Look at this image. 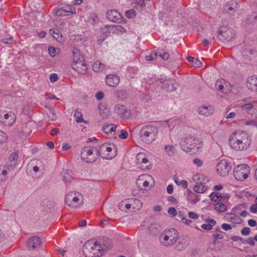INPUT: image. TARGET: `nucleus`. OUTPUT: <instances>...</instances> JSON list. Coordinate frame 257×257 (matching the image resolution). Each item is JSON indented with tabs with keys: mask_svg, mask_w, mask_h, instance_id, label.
<instances>
[{
	"mask_svg": "<svg viewBox=\"0 0 257 257\" xmlns=\"http://www.w3.org/2000/svg\"><path fill=\"white\" fill-rule=\"evenodd\" d=\"M111 248V240L107 238L87 241L83 246L85 257H100Z\"/></svg>",
	"mask_w": 257,
	"mask_h": 257,
	"instance_id": "1",
	"label": "nucleus"
},
{
	"mask_svg": "<svg viewBox=\"0 0 257 257\" xmlns=\"http://www.w3.org/2000/svg\"><path fill=\"white\" fill-rule=\"evenodd\" d=\"M251 141L248 135L243 131H235L231 135L229 139L230 147L237 151H242L247 149Z\"/></svg>",
	"mask_w": 257,
	"mask_h": 257,
	"instance_id": "2",
	"label": "nucleus"
},
{
	"mask_svg": "<svg viewBox=\"0 0 257 257\" xmlns=\"http://www.w3.org/2000/svg\"><path fill=\"white\" fill-rule=\"evenodd\" d=\"M158 134V128L152 124L144 125L139 132L140 140L146 144H151L156 139Z\"/></svg>",
	"mask_w": 257,
	"mask_h": 257,
	"instance_id": "3",
	"label": "nucleus"
},
{
	"mask_svg": "<svg viewBox=\"0 0 257 257\" xmlns=\"http://www.w3.org/2000/svg\"><path fill=\"white\" fill-rule=\"evenodd\" d=\"M179 238V233L174 228L166 229L160 236L162 244L165 246L174 244Z\"/></svg>",
	"mask_w": 257,
	"mask_h": 257,
	"instance_id": "4",
	"label": "nucleus"
},
{
	"mask_svg": "<svg viewBox=\"0 0 257 257\" xmlns=\"http://www.w3.org/2000/svg\"><path fill=\"white\" fill-rule=\"evenodd\" d=\"M249 168L244 164H240L235 167L233 175L235 178L238 181H243L248 177Z\"/></svg>",
	"mask_w": 257,
	"mask_h": 257,
	"instance_id": "5",
	"label": "nucleus"
},
{
	"mask_svg": "<svg viewBox=\"0 0 257 257\" xmlns=\"http://www.w3.org/2000/svg\"><path fill=\"white\" fill-rule=\"evenodd\" d=\"M218 38L222 42H229L234 36V33L231 28L226 26L219 28Z\"/></svg>",
	"mask_w": 257,
	"mask_h": 257,
	"instance_id": "6",
	"label": "nucleus"
},
{
	"mask_svg": "<svg viewBox=\"0 0 257 257\" xmlns=\"http://www.w3.org/2000/svg\"><path fill=\"white\" fill-rule=\"evenodd\" d=\"M95 148L91 147L84 148L81 153V159L86 163H92L94 162L97 157V155L93 154L94 150Z\"/></svg>",
	"mask_w": 257,
	"mask_h": 257,
	"instance_id": "7",
	"label": "nucleus"
},
{
	"mask_svg": "<svg viewBox=\"0 0 257 257\" xmlns=\"http://www.w3.org/2000/svg\"><path fill=\"white\" fill-rule=\"evenodd\" d=\"M198 143V140L197 138H194L192 137L186 138L181 140L180 142V146L182 149L184 151H190L192 149H193L197 147Z\"/></svg>",
	"mask_w": 257,
	"mask_h": 257,
	"instance_id": "8",
	"label": "nucleus"
},
{
	"mask_svg": "<svg viewBox=\"0 0 257 257\" xmlns=\"http://www.w3.org/2000/svg\"><path fill=\"white\" fill-rule=\"evenodd\" d=\"M80 194L78 192H70L65 196V203L69 207L76 208L80 204L79 196Z\"/></svg>",
	"mask_w": 257,
	"mask_h": 257,
	"instance_id": "9",
	"label": "nucleus"
},
{
	"mask_svg": "<svg viewBox=\"0 0 257 257\" xmlns=\"http://www.w3.org/2000/svg\"><path fill=\"white\" fill-rule=\"evenodd\" d=\"M114 112L123 119H128L131 117V111L123 104L118 103L113 108Z\"/></svg>",
	"mask_w": 257,
	"mask_h": 257,
	"instance_id": "10",
	"label": "nucleus"
},
{
	"mask_svg": "<svg viewBox=\"0 0 257 257\" xmlns=\"http://www.w3.org/2000/svg\"><path fill=\"white\" fill-rule=\"evenodd\" d=\"M231 170V165L226 160H222L217 165V172L221 176L227 175Z\"/></svg>",
	"mask_w": 257,
	"mask_h": 257,
	"instance_id": "11",
	"label": "nucleus"
},
{
	"mask_svg": "<svg viewBox=\"0 0 257 257\" xmlns=\"http://www.w3.org/2000/svg\"><path fill=\"white\" fill-rule=\"evenodd\" d=\"M161 230L159 224L157 223H152L148 226L145 233L148 236H155L159 234Z\"/></svg>",
	"mask_w": 257,
	"mask_h": 257,
	"instance_id": "12",
	"label": "nucleus"
},
{
	"mask_svg": "<svg viewBox=\"0 0 257 257\" xmlns=\"http://www.w3.org/2000/svg\"><path fill=\"white\" fill-rule=\"evenodd\" d=\"M151 180H152V177L151 175L143 174L139 177L136 181V184L140 188L143 187H147L149 186L150 181Z\"/></svg>",
	"mask_w": 257,
	"mask_h": 257,
	"instance_id": "13",
	"label": "nucleus"
},
{
	"mask_svg": "<svg viewBox=\"0 0 257 257\" xmlns=\"http://www.w3.org/2000/svg\"><path fill=\"white\" fill-rule=\"evenodd\" d=\"M162 85L161 87L167 91H172L177 89L178 84L174 79L166 80L161 82Z\"/></svg>",
	"mask_w": 257,
	"mask_h": 257,
	"instance_id": "14",
	"label": "nucleus"
},
{
	"mask_svg": "<svg viewBox=\"0 0 257 257\" xmlns=\"http://www.w3.org/2000/svg\"><path fill=\"white\" fill-rule=\"evenodd\" d=\"M106 144H104L101 145L98 149L95 148L96 150V154L97 155V157L100 156L101 158L106 159H111L112 157H114L115 154L113 155H110L108 154H105V152H106Z\"/></svg>",
	"mask_w": 257,
	"mask_h": 257,
	"instance_id": "15",
	"label": "nucleus"
},
{
	"mask_svg": "<svg viewBox=\"0 0 257 257\" xmlns=\"http://www.w3.org/2000/svg\"><path fill=\"white\" fill-rule=\"evenodd\" d=\"M106 17L109 21L113 22H119L121 19L120 14L117 11L114 10L107 11Z\"/></svg>",
	"mask_w": 257,
	"mask_h": 257,
	"instance_id": "16",
	"label": "nucleus"
},
{
	"mask_svg": "<svg viewBox=\"0 0 257 257\" xmlns=\"http://www.w3.org/2000/svg\"><path fill=\"white\" fill-rule=\"evenodd\" d=\"M53 13L56 16H65L68 15V13L75 14V9L71 7H69L68 10L56 8L54 10Z\"/></svg>",
	"mask_w": 257,
	"mask_h": 257,
	"instance_id": "17",
	"label": "nucleus"
},
{
	"mask_svg": "<svg viewBox=\"0 0 257 257\" xmlns=\"http://www.w3.org/2000/svg\"><path fill=\"white\" fill-rule=\"evenodd\" d=\"M119 77L115 75L109 74L105 78L106 84L110 87H116L119 82Z\"/></svg>",
	"mask_w": 257,
	"mask_h": 257,
	"instance_id": "18",
	"label": "nucleus"
},
{
	"mask_svg": "<svg viewBox=\"0 0 257 257\" xmlns=\"http://www.w3.org/2000/svg\"><path fill=\"white\" fill-rule=\"evenodd\" d=\"M227 87V83L224 79H220L216 81L215 83V88L217 90L224 93H227L230 91V90Z\"/></svg>",
	"mask_w": 257,
	"mask_h": 257,
	"instance_id": "19",
	"label": "nucleus"
},
{
	"mask_svg": "<svg viewBox=\"0 0 257 257\" xmlns=\"http://www.w3.org/2000/svg\"><path fill=\"white\" fill-rule=\"evenodd\" d=\"M72 67L74 70L80 74H84L87 69V65L84 60L72 64Z\"/></svg>",
	"mask_w": 257,
	"mask_h": 257,
	"instance_id": "20",
	"label": "nucleus"
},
{
	"mask_svg": "<svg viewBox=\"0 0 257 257\" xmlns=\"http://www.w3.org/2000/svg\"><path fill=\"white\" fill-rule=\"evenodd\" d=\"M41 244L40 238L38 236H33L29 239L27 242V245L29 248L35 249L40 247Z\"/></svg>",
	"mask_w": 257,
	"mask_h": 257,
	"instance_id": "21",
	"label": "nucleus"
},
{
	"mask_svg": "<svg viewBox=\"0 0 257 257\" xmlns=\"http://www.w3.org/2000/svg\"><path fill=\"white\" fill-rule=\"evenodd\" d=\"M16 120L15 115L12 112L6 113L4 115L2 121L6 126H12Z\"/></svg>",
	"mask_w": 257,
	"mask_h": 257,
	"instance_id": "22",
	"label": "nucleus"
},
{
	"mask_svg": "<svg viewBox=\"0 0 257 257\" xmlns=\"http://www.w3.org/2000/svg\"><path fill=\"white\" fill-rule=\"evenodd\" d=\"M224 218L228 221L234 224H240L242 221L240 217L234 213H226L224 216Z\"/></svg>",
	"mask_w": 257,
	"mask_h": 257,
	"instance_id": "23",
	"label": "nucleus"
},
{
	"mask_svg": "<svg viewBox=\"0 0 257 257\" xmlns=\"http://www.w3.org/2000/svg\"><path fill=\"white\" fill-rule=\"evenodd\" d=\"M239 7V5L238 2L231 1L225 6L224 11L226 13H229V11H232V13H230V14L232 15Z\"/></svg>",
	"mask_w": 257,
	"mask_h": 257,
	"instance_id": "24",
	"label": "nucleus"
},
{
	"mask_svg": "<svg viewBox=\"0 0 257 257\" xmlns=\"http://www.w3.org/2000/svg\"><path fill=\"white\" fill-rule=\"evenodd\" d=\"M246 86L252 91H257V77H251L246 81Z\"/></svg>",
	"mask_w": 257,
	"mask_h": 257,
	"instance_id": "25",
	"label": "nucleus"
},
{
	"mask_svg": "<svg viewBox=\"0 0 257 257\" xmlns=\"http://www.w3.org/2000/svg\"><path fill=\"white\" fill-rule=\"evenodd\" d=\"M99 114L103 119H106L109 116V110L105 104H100L98 106Z\"/></svg>",
	"mask_w": 257,
	"mask_h": 257,
	"instance_id": "26",
	"label": "nucleus"
},
{
	"mask_svg": "<svg viewBox=\"0 0 257 257\" xmlns=\"http://www.w3.org/2000/svg\"><path fill=\"white\" fill-rule=\"evenodd\" d=\"M213 111V107L211 106H202L199 108L198 112L201 115L208 116L211 115Z\"/></svg>",
	"mask_w": 257,
	"mask_h": 257,
	"instance_id": "27",
	"label": "nucleus"
},
{
	"mask_svg": "<svg viewBox=\"0 0 257 257\" xmlns=\"http://www.w3.org/2000/svg\"><path fill=\"white\" fill-rule=\"evenodd\" d=\"M18 158V154L16 152H14L11 154L9 160L10 164H8V168H14L17 165V162Z\"/></svg>",
	"mask_w": 257,
	"mask_h": 257,
	"instance_id": "28",
	"label": "nucleus"
},
{
	"mask_svg": "<svg viewBox=\"0 0 257 257\" xmlns=\"http://www.w3.org/2000/svg\"><path fill=\"white\" fill-rule=\"evenodd\" d=\"M73 62L72 64L77 63L79 61L84 60L83 56L80 54L79 51L77 49H74L72 51Z\"/></svg>",
	"mask_w": 257,
	"mask_h": 257,
	"instance_id": "29",
	"label": "nucleus"
},
{
	"mask_svg": "<svg viewBox=\"0 0 257 257\" xmlns=\"http://www.w3.org/2000/svg\"><path fill=\"white\" fill-rule=\"evenodd\" d=\"M116 125L114 124H105L103 126L102 131L107 134H113L115 132Z\"/></svg>",
	"mask_w": 257,
	"mask_h": 257,
	"instance_id": "30",
	"label": "nucleus"
},
{
	"mask_svg": "<svg viewBox=\"0 0 257 257\" xmlns=\"http://www.w3.org/2000/svg\"><path fill=\"white\" fill-rule=\"evenodd\" d=\"M73 180V173L72 171L69 170H65L63 174V180L65 182H71Z\"/></svg>",
	"mask_w": 257,
	"mask_h": 257,
	"instance_id": "31",
	"label": "nucleus"
},
{
	"mask_svg": "<svg viewBox=\"0 0 257 257\" xmlns=\"http://www.w3.org/2000/svg\"><path fill=\"white\" fill-rule=\"evenodd\" d=\"M214 209L219 213L224 212L227 210V206L222 202H218L214 204Z\"/></svg>",
	"mask_w": 257,
	"mask_h": 257,
	"instance_id": "32",
	"label": "nucleus"
},
{
	"mask_svg": "<svg viewBox=\"0 0 257 257\" xmlns=\"http://www.w3.org/2000/svg\"><path fill=\"white\" fill-rule=\"evenodd\" d=\"M165 151L169 156H173L176 153V149L173 145H166L164 147Z\"/></svg>",
	"mask_w": 257,
	"mask_h": 257,
	"instance_id": "33",
	"label": "nucleus"
},
{
	"mask_svg": "<svg viewBox=\"0 0 257 257\" xmlns=\"http://www.w3.org/2000/svg\"><path fill=\"white\" fill-rule=\"evenodd\" d=\"M208 189V187L202 184H197L194 186L193 190L197 193H203Z\"/></svg>",
	"mask_w": 257,
	"mask_h": 257,
	"instance_id": "34",
	"label": "nucleus"
},
{
	"mask_svg": "<svg viewBox=\"0 0 257 257\" xmlns=\"http://www.w3.org/2000/svg\"><path fill=\"white\" fill-rule=\"evenodd\" d=\"M104 65L99 61H96L93 65L92 68L94 71L99 72L102 71L104 68Z\"/></svg>",
	"mask_w": 257,
	"mask_h": 257,
	"instance_id": "35",
	"label": "nucleus"
},
{
	"mask_svg": "<svg viewBox=\"0 0 257 257\" xmlns=\"http://www.w3.org/2000/svg\"><path fill=\"white\" fill-rule=\"evenodd\" d=\"M50 32L51 34H53V36L56 39H57L58 41H61L63 39V36L60 32L57 29H51Z\"/></svg>",
	"mask_w": 257,
	"mask_h": 257,
	"instance_id": "36",
	"label": "nucleus"
},
{
	"mask_svg": "<svg viewBox=\"0 0 257 257\" xmlns=\"http://www.w3.org/2000/svg\"><path fill=\"white\" fill-rule=\"evenodd\" d=\"M140 167L142 170H146L149 168L150 162L145 157L142 160V162L140 164Z\"/></svg>",
	"mask_w": 257,
	"mask_h": 257,
	"instance_id": "37",
	"label": "nucleus"
},
{
	"mask_svg": "<svg viewBox=\"0 0 257 257\" xmlns=\"http://www.w3.org/2000/svg\"><path fill=\"white\" fill-rule=\"evenodd\" d=\"M188 245V242L186 240L180 241L177 245V249L179 251H182Z\"/></svg>",
	"mask_w": 257,
	"mask_h": 257,
	"instance_id": "38",
	"label": "nucleus"
},
{
	"mask_svg": "<svg viewBox=\"0 0 257 257\" xmlns=\"http://www.w3.org/2000/svg\"><path fill=\"white\" fill-rule=\"evenodd\" d=\"M189 199L190 200V201L193 203L195 204L197 202H198L200 199V196L196 194L195 193L193 192H191L188 196Z\"/></svg>",
	"mask_w": 257,
	"mask_h": 257,
	"instance_id": "39",
	"label": "nucleus"
},
{
	"mask_svg": "<svg viewBox=\"0 0 257 257\" xmlns=\"http://www.w3.org/2000/svg\"><path fill=\"white\" fill-rule=\"evenodd\" d=\"M113 26L111 25H106L104 27L102 28L101 32L106 37L110 33V30L113 28Z\"/></svg>",
	"mask_w": 257,
	"mask_h": 257,
	"instance_id": "40",
	"label": "nucleus"
},
{
	"mask_svg": "<svg viewBox=\"0 0 257 257\" xmlns=\"http://www.w3.org/2000/svg\"><path fill=\"white\" fill-rule=\"evenodd\" d=\"M74 116L76 118V121L77 123L84 122L86 123V121L83 119L82 113L80 112H76Z\"/></svg>",
	"mask_w": 257,
	"mask_h": 257,
	"instance_id": "41",
	"label": "nucleus"
},
{
	"mask_svg": "<svg viewBox=\"0 0 257 257\" xmlns=\"http://www.w3.org/2000/svg\"><path fill=\"white\" fill-rule=\"evenodd\" d=\"M222 197L219 193H212L210 195V198L212 201L217 202L220 200Z\"/></svg>",
	"mask_w": 257,
	"mask_h": 257,
	"instance_id": "42",
	"label": "nucleus"
},
{
	"mask_svg": "<svg viewBox=\"0 0 257 257\" xmlns=\"http://www.w3.org/2000/svg\"><path fill=\"white\" fill-rule=\"evenodd\" d=\"M196 180L199 181L200 183V184L202 185H204L209 181V179L203 175H200Z\"/></svg>",
	"mask_w": 257,
	"mask_h": 257,
	"instance_id": "43",
	"label": "nucleus"
},
{
	"mask_svg": "<svg viewBox=\"0 0 257 257\" xmlns=\"http://www.w3.org/2000/svg\"><path fill=\"white\" fill-rule=\"evenodd\" d=\"M157 56V52H152L150 55H147L145 57V59L148 61H153L156 59Z\"/></svg>",
	"mask_w": 257,
	"mask_h": 257,
	"instance_id": "44",
	"label": "nucleus"
},
{
	"mask_svg": "<svg viewBox=\"0 0 257 257\" xmlns=\"http://www.w3.org/2000/svg\"><path fill=\"white\" fill-rule=\"evenodd\" d=\"M48 117L51 120H54L56 119V115L53 109L50 108L49 111L47 112Z\"/></svg>",
	"mask_w": 257,
	"mask_h": 257,
	"instance_id": "45",
	"label": "nucleus"
},
{
	"mask_svg": "<svg viewBox=\"0 0 257 257\" xmlns=\"http://www.w3.org/2000/svg\"><path fill=\"white\" fill-rule=\"evenodd\" d=\"M70 39L72 41L78 42L79 41L84 40L85 37L81 35H72L71 36Z\"/></svg>",
	"mask_w": 257,
	"mask_h": 257,
	"instance_id": "46",
	"label": "nucleus"
},
{
	"mask_svg": "<svg viewBox=\"0 0 257 257\" xmlns=\"http://www.w3.org/2000/svg\"><path fill=\"white\" fill-rule=\"evenodd\" d=\"M145 157V154L143 153H140L137 155L136 157V160L138 164H140L142 162V160Z\"/></svg>",
	"mask_w": 257,
	"mask_h": 257,
	"instance_id": "47",
	"label": "nucleus"
},
{
	"mask_svg": "<svg viewBox=\"0 0 257 257\" xmlns=\"http://www.w3.org/2000/svg\"><path fill=\"white\" fill-rule=\"evenodd\" d=\"M7 140V135L2 131H0V143H4Z\"/></svg>",
	"mask_w": 257,
	"mask_h": 257,
	"instance_id": "48",
	"label": "nucleus"
},
{
	"mask_svg": "<svg viewBox=\"0 0 257 257\" xmlns=\"http://www.w3.org/2000/svg\"><path fill=\"white\" fill-rule=\"evenodd\" d=\"M191 64L193 65V67L197 68L200 67L202 66L201 62L199 60H198L197 58H194Z\"/></svg>",
	"mask_w": 257,
	"mask_h": 257,
	"instance_id": "49",
	"label": "nucleus"
},
{
	"mask_svg": "<svg viewBox=\"0 0 257 257\" xmlns=\"http://www.w3.org/2000/svg\"><path fill=\"white\" fill-rule=\"evenodd\" d=\"M136 15V12L133 10H130L126 12V16L128 18H134Z\"/></svg>",
	"mask_w": 257,
	"mask_h": 257,
	"instance_id": "50",
	"label": "nucleus"
},
{
	"mask_svg": "<svg viewBox=\"0 0 257 257\" xmlns=\"http://www.w3.org/2000/svg\"><path fill=\"white\" fill-rule=\"evenodd\" d=\"M193 163L194 165L199 167L202 166L203 161L199 158H196L193 159Z\"/></svg>",
	"mask_w": 257,
	"mask_h": 257,
	"instance_id": "51",
	"label": "nucleus"
},
{
	"mask_svg": "<svg viewBox=\"0 0 257 257\" xmlns=\"http://www.w3.org/2000/svg\"><path fill=\"white\" fill-rule=\"evenodd\" d=\"M128 136V133L125 130H121L120 134L119 135V138L121 139H125Z\"/></svg>",
	"mask_w": 257,
	"mask_h": 257,
	"instance_id": "52",
	"label": "nucleus"
},
{
	"mask_svg": "<svg viewBox=\"0 0 257 257\" xmlns=\"http://www.w3.org/2000/svg\"><path fill=\"white\" fill-rule=\"evenodd\" d=\"M253 107V105L251 103H246L241 106V108L247 110V111H250Z\"/></svg>",
	"mask_w": 257,
	"mask_h": 257,
	"instance_id": "53",
	"label": "nucleus"
},
{
	"mask_svg": "<svg viewBox=\"0 0 257 257\" xmlns=\"http://www.w3.org/2000/svg\"><path fill=\"white\" fill-rule=\"evenodd\" d=\"M159 56L164 60H167L170 58V55L168 52H164L163 53H160Z\"/></svg>",
	"mask_w": 257,
	"mask_h": 257,
	"instance_id": "54",
	"label": "nucleus"
},
{
	"mask_svg": "<svg viewBox=\"0 0 257 257\" xmlns=\"http://www.w3.org/2000/svg\"><path fill=\"white\" fill-rule=\"evenodd\" d=\"M168 213L173 216H175L177 215V211L174 207H170L168 210Z\"/></svg>",
	"mask_w": 257,
	"mask_h": 257,
	"instance_id": "55",
	"label": "nucleus"
},
{
	"mask_svg": "<svg viewBox=\"0 0 257 257\" xmlns=\"http://www.w3.org/2000/svg\"><path fill=\"white\" fill-rule=\"evenodd\" d=\"M250 232V229L249 227H246L242 228L241 233L243 235H248Z\"/></svg>",
	"mask_w": 257,
	"mask_h": 257,
	"instance_id": "56",
	"label": "nucleus"
},
{
	"mask_svg": "<svg viewBox=\"0 0 257 257\" xmlns=\"http://www.w3.org/2000/svg\"><path fill=\"white\" fill-rule=\"evenodd\" d=\"M7 239V235L6 233L0 230V242L5 241Z\"/></svg>",
	"mask_w": 257,
	"mask_h": 257,
	"instance_id": "57",
	"label": "nucleus"
},
{
	"mask_svg": "<svg viewBox=\"0 0 257 257\" xmlns=\"http://www.w3.org/2000/svg\"><path fill=\"white\" fill-rule=\"evenodd\" d=\"M58 79V77L56 74L53 73L50 76V80L51 82H54L56 81Z\"/></svg>",
	"mask_w": 257,
	"mask_h": 257,
	"instance_id": "58",
	"label": "nucleus"
},
{
	"mask_svg": "<svg viewBox=\"0 0 257 257\" xmlns=\"http://www.w3.org/2000/svg\"><path fill=\"white\" fill-rule=\"evenodd\" d=\"M188 215L190 218L194 219H198L199 217V216L197 214L191 211L189 212Z\"/></svg>",
	"mask_w": 257,
	"mask_h": 257,
	"instance_id": "59",
	"label": "nucleus"
},
{
	"mask_svg": "<svg viewBox=\"0 0 257 257\" xmlns=\"http://www.w3.org/2000/svg\"><path fill=\"white\" fill-rule=\"evenodd\" d=\"M48 51H49V53L50 54V55L51 56L54 57L55 56L56 49L54 47H49L48 49Z\"/></svg>",
	"mask_w": 257,
	"mask_h": 257,
	"instance_id": "60",
	"label": "nucleus"
},
{
	"mask_svg": "<svg viewBox=\"0 0 257 257\" xmlns=\"http://www.w3.org/2000/svg\"><path fill=\"white\" fill-rule=\"evenodd\" d=\"M221 228L224 230H230L232 228V227L230 225L226 223H223L221 225Z\"/></svg>",
	"mask_w": 257,
	"mask_h": 257,
	"instance_id": "61",
	"label": "nucleus"
},
{
	"mask_svg": "<svg viewBox=\"0 0 257 257\" xmlns=\"http://www.w3.org/2000/svg\"><path fill=\"white\" fill-rule=\"evenodd\" d=\"M201 228L204 230H210L212 227L209 224H204L201 226Z\"/></svg>",
	"mask_w": 257,
	"mask_h": 257,
	"instance_id": "62",
	"label": "nucleus"
},
{
	"mask_svg": "<svg viewBox=\"0 0 257 257\" xmlns=\"http://www.w3.org/2000/svg\"><path fill=\"white\" fill-rule=\"evenodd\" d=\"M104 97V94L102 92H97L95 95V97L97 100H101Z\"/></svg>",
	"mask_w": 257,
	"mask_h": 257,
	"instance_id": "63",
	"label": "nucleus"
},
{
	"mask_svg": "<svg viewBox=\"0 0 257 257\" xmlns=\"http://www.w3.org/2000/svg\"><path fill=\"white\" fill-rule=\"evenodd\" d=\"M250 211L252 213H256L257 212V205H252L250 208Z\"/></svg>",
	"mask_w": 257,
	"mask_h": 257,
	"instance_id": "64",
	"label": "nucleus"
}]
</instances>
